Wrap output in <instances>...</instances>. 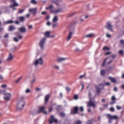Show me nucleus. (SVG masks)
I'll use <instances>...</instances> for the list:
<instances>
[{
    "instance_id": "nucleus-21",
    "label": "nucleus",
    "mask_w": 124,
    "mask_h": 124,
    "mask_svg": "<svg viewBox=\"0 0 124 124\" xmlns=\"http://www.w3.org/2000/svg\"><path fill=\"white\" fill-rule=\"evenodd\" d=\"M108 79L111 80L112 83H116L117 82V80L115 78H114L111 77H108Z\"/></svg>"
},
{
    "instance_id": "nucleus-23",
    "label": "nucleus",
    "mask_w": 124,
    "mask_h": 124,
    "mask_svg": "<svg viewBox=\"0 0 124 124\" xmlns=\"http://www.w3.org/2000/svg\"><path fill=\"white\" fill-rule=\"evenodd\" d=\"M57 22H58V16H55L53 17L52 23H57Z\"/></svg>"
},
{
    "instance_id": "nucleus-11",
    "label": "nucleus",
    "mask_w": 124,
    "mask_h": 124,
    "mask_svg": "<svg viewBox=\"0 0 124 124\" xmlns=\"http://www.w3.org/2000/svg\"><path fill=\"white\" fill-rule=\"evenodd\" d=\"M11 2H13V4L10 6L11 8H13V7H15V6H19V4L16 3V0H10Z\"/></svg>"
},
{
    "instance_id": "nucleus-47",
    "label": "nucleus",
    "mask_w": 124,
    "mask_h": 124,
    "mask_svg": "<svg viewBox=\"0 0 124 124\" xmlns=\"http://www.w3.org/2000/svg\"><path fill=\"white\" fill-rule=\"evenodd\" d=\"M116 100V98L115 97V96H112L111 97V101H115Z\"/></svg>"
},
{
    "instance_id": "nucleus-43",
    "label": "nucleus",
    "mask_w": 124,
    "mask_h": 124,
    "mask_svg": "<svg viewBox=\"0 0 124 124\" xmlns=\"http://www.w3.org/2000/svg\"><path fill=\"white\" fill-rule=\"evenodd\" d=\"M113 69V66H110L109 67L108 69L107 70V71H108V72H109L110 71V70H112Z\"/></svg>"
},
{
    "instance_id": "nucleus-28",
    "label": "nucleus",
    "mask_w": 124,
    "mask_h": 124,
    "mask_svg": "<svg viewBox=\"0 0 124 124\" xmlns=\"http://www.w3.org/2000/svg\"><path fill=\"white\" fill-rule=\"evenodd\" d=\"M105 70H101L100 71V75L102 76H104V75H105Z\"/></svg>"
},
{
    "instance_id": "nucleus-3",
    "label": "nucleus",
    "mask_w": 124,
    "mask_h": 124,
    "mask_svg": "<svg viewBox=\"0 0 124 124\" xmlns=\"http://www.w3.org/2000/svg\"><path fill=\"white\" fill-rule=\"evenodd\" d=\"M107 117L108 118L109 123H112V120H118V116L116 115L112 116L111 114H107Z\"/></svg>"
},
{
    "instance_id": "nucleus-2",
    "label": "nucleus",
    "mask_w": 124,
    "mask_h": 124,
    "mask_svg": "<svg viewBox=\"0 0 124 124\" xmlns=\"http://www.w3.org/2000/svg\"><path fill=\"white\" fill-rule=\"evenodd\" d=\"M58 124L59 123V121L57 120V119H55V117H54V115H51L50 118L49 120V124Z\"/></svg>"
},
{
    "instance_id": "nucleus-8",
    "label": "nucleus",
    "mask_w": 124,
    "mask_h": 124,
    "mask_svg": "<svg viewBox=\"0 0 124 124\" xmlns=\"http://www.w3.org/2000/svg\"><path fill=\"white\" fill-rule=\"evenodd\" d=\"M106 29L108 31H113V25L110 23V22H108L107 23V27Z\"/></svg>"
},
{
    "instance_id": "nucleus-59",
    "label": "nucleus",
    "mask_w": 124,
    "mask_h": 124,
    "mask_svg": "<svg viewBox=\"0 0 124 124\" xmlns=\"http://www.w3.org/2000/svg\"><path fill=\"white\" fill-rule=\"evenodd\" d=\"M15 24L16 25H19V24H20V22H19V21L18 20H16L15 22Z\"/></svg>"
},
{
    "instance_id": "nucleus-61",
    "label": "nucleus",
    "mask_w": 124,
    "mask_h": 124,
    "mask_svg": "<svg viewBox=\"0 0 124 124\" xmlns=\"http://www.w3.org/2000/svg\"><path fill=\"white\" fill-rule=\"evenodd\" d=\"M35 90L36 92H38V91H40V88H35Z\"/></svg>"
},
{
    "instance_id": "nucleus-40",
    "label": "nucleus",
    "mask_w": 124,
    "mask_h": 124,
    "mask_svg": "<svg viewBox=\"0 0 124 124\" xmlns=\"http://www.w3.org/2000/svg\"><path fill=\"white\" fill-rule=\"evenodd\" d=\"M17 38L18 40L22 39L23 38V35H19L17 36Z\"/></svg>"
},
{
    "instance_id": "nucleus-55",
    "label": "nucleus",
    "mask_w": 124,
    "mask_h": 124,
    "mask_svg": "<svg viewBox=\"0 0 124 124\" xmlns=\"http://www.w3.org/2000/svg\"><path fill=\"white\" fill-rule=\"evenodd\" d=\"M110 54H111V52L108 51V52H106V53H105V55H106V56H108V55H110Z\"/></svg>"
},
{
    "instance_id": "nucleus-50",
    "label": "nucleus",
    "mask_w": 124,
    "mask_h": 124,
    "mask_svg": "<svg viewBox=\"0 0 124 124\" xmlns=\"http://www.w3.org/2000/svg\"><path fill=\"white\" fill-rule=\"evenodd\" d=\"M24 11V9L19 10L18 11V13L21 14L23 13Z\"/></svg>"
},
{
    "instance_id": "nucleus-14",
    "label": "nucleus",
    "mask_w": 124,
    "mask_h": 124,
    "mask_svg": "<svg viewBox=\"0 0 124 124\" xmlns=\"http://www.w3.org/2000/svg\"><path fill=\"white\" fill-rule=\"evenodd\" d=\"M36 12H37V8H34L31 9V14L33 16L36 14Z\"/></svg>"
},
{
    "instance_id": "nucleus-17",
    "label": "nucleus",
    "mask_w": 124,
    "mask_h": 124,
    "mask_svg": "<svg viewBox=\"0 0 124 124\" xmlns=\"http://www.w3.org/2000/svg\"><path fill=\"white\" fill-rule=\"evenodd\" d=\"M72 34H73V32H70L68 35V37L67 38V40L68 41H69V40H70V39H71V37H72Z\"/></svg>"
},
{
    "instance_id": "nucleus-6",
    "label": "nucleus",
    "mask_w": 124,
    "mask_h": 124,
    "mask_svg": "<svg viewBox=\"0 0 124 124\" xmlns=\"http://www.w3.org/2000/svg\"><path fill=\"white\" fill-rule=\"evenodd\" d=\"M37 64H40V65L43 64V59H42V58H40L39 59L35 61L34 65L35 66H37Z\"/></svg>"
},
{
    "instance_id": "nucleus-13",
    "label": "nucleus",
    "mask_w": 124,
    "mask_h": 124,
    "mask_svg": "<svg viewBox=\"0 0 124 124\" xmlns=\"http://www.w3.org/2000/svg\"><path fill=\"white\" fill-rule=\"evenodd\" d=\"M18 30L20 32H21V33H24V32H26V31H27V29L25 27L19 28Z\"/></svg>"
},
{
    "instance_id": "nucleus-25",
    "label": "nucleus",
    "mask_w": 124,
    "mask_h": 124,
    "mask_svg": "<svg viewBox=\"0 0 124 124\" xmlns=\"http://www.w3.org/2000/svg\"><path fill=\"white\" fill-rule=\"evenodd\" d=\"M58 27V23L57 22H52V28L56 29Z\"/></svg>"
},
{
    "instance_id": "nucleus-7",
    "label": "nucleus",
    "mask_w": 124,
    "mask_h": 124,
    "mask_svg": "<svg viewBox=\"0 0 124 124\" xmlns=\"http://www.w3.org/2000/svg\"><path fill=\"white\" fill-rule=\"evenodd\" d=\"M3 94H5L4 99L7 101H9L10 98H11V93H3Z\"/></svg>"
},
{
    "instance_id": "nucleus-18",
    "label": "nucleus",
    "mask_w": 124,
    "mask_h": 124,
    "mask_svg": "<svg viewBox=\"0 0 124 124\" xmlns=\"http://www.w3.org/2000/svg\"><path fill=\"white\" fill-rule=\"evenodd\" d=\"M66 60H67V58H59L57 59V62H62L63 61H66Z\"/></svg>"
},
{
    "instance_id": "nucleus-44",
    "label": "nucleus",
    "mask_w": 124,
    "mask_h": 124,
    "mask_svg": "<svg viewBox=\"0 0 124 124\" xmlns=\"http://www.w3.org/2000/svg\"><path fill=\"white\" fill-rule=\"evenodd\" d=\"M7 87V85L6 84H3L1 85V88H2L3 89H5Z\"/></svg>"
},
{
    "instance_id": "nucleus-35",
    "label": "nucleus",
    "mask_w": 124,
    "mask_h": 124,
    "mask_svg": "<svg viewBox=\"0 0 124 124\" xmlns=\"http://www.w3.org/2000/svg\"><path fill=\"white\" fill-rule=\"evenodd\" d=\"M22 78H23V77H21L19 78H18L16 81V84H17V83H19V82H20V81H21V79H22Z\"/></svg>"
},
{
    "instance_id": "nucleus-37",
    "label": "nucleus",
    "mask_w": 124,
    "mask_h": 124,
    "mask_svg": "<svg viewBox=\"0 0 124 124\" xmlns=\"http://www.w3.org/2000/svg\"><path fill=\"white\" fill-rule=\"evenodd\" d=\"M65 90L67 93H69L70 91H71V89H70V87H66Z\"/></svg>"
},
{
    "instance_id": "nucleus-48",
    "label": "nucleus",
    "mask_w": 124,
    "mask_h": 124,
    "mask_svg": "<svg viewBox=\"0 0 124 124\" xmlns=\"http://www.w3.org/2000/svg\"><path fill=\"white\" fill-rule=\"evenodd\" d=\"M81 123L80 121H77L74 124H81Z\"/></svg>"
},
{
    "instance_id": "nucleus-30",
    "label": "nucleus",
    "mask_w": 124,
    "mask_h": 124,
    "mask_svg": "<svg viewBox=\"0 0 124 124\" xmlns=\"http://www.w3.org/2000/svg\"><path fill=\"white\" fill-rule=\"evenodd\" d=\"M31 4H33V5H36L37 1H36V0H31Z\"/></svg>"
},
{
    "instance_id": "nucleus-27",
    "label": "nucleus",
    "mask_w": 124,
    "mask_h": 124,
    "mask_svg": "<svg viewBox=\"0 0 124 124\" xmlns=\"http://www.w3.org/2000/svg\"><path fill=\"white\" fill-rule=\"evenodd\" d=\"M53 7L54 6H53V5H50L49 7H46V10H49V9H53Z\"/></svg>"
},
{
    "instance_id": "nucleus-49",
    "label": "nucleus",
    "mask_w": 124,
    "mask_h": 124,
    "mask_svg": "<svg viewBox=\"0 0 124 124\" xmlns=\"http://www.w3.org/2000/svg\"><path fill=\"white\" fill-rule=\"evenodd\" d=\"M26 93H31V90L30 89H26L25 91Z\"/></svg>"
},
{
    "instance_id": "nucleus-39",
    "label": "nucleus",
    "mask_w": 124,
    "mask_h": 124,
    "mask_svg": "<svg viewBox=\"0 0 124 124\" xmlns=\"http://www.w3.org/2000/svg\"><path fill=\"white\" fill-rule=\"evenodd\" d=\"M109 111H110V112H115V108H114L113 107H111V108H109Z\"/></svg>"
},
{
    "instance_id": "nucleus-12",
    "label": "nucleus",
    "mask_w": 124,
    "mask_h": 124,
    "mask_svg": "<svg viewBox=\"0 0 124 124\" xmlns=\"http://www.w3.org/2000/svg\"><path fill=\"white\" fill-rule=\"evenodd\" d=\"M14 59V56H13V55L11 53H9L8 57L7 59V61L8 62H10L12 61Z\"/></svg>"
},
{
    "instance_id": "nucleus-24",
    "label": "nucleus",
    "mask_w": 124,
    "mask_h": 124,
    "mask_svg": "<svg viewBox=\"0 0 124 124\" xmlns=\"http://www.w3.org/2000/svg\"><path fill=\"white\" fill-rule=\"evenodd\" d=\"M107 60H108V58H106L104 59L103 63L102 64V67H104V66H105V64H106V62H107Z\"/></svg>"
},
{
    "instance_id": "nucleus-26",
    "label": "nucleus",
    "mask_w": 124,
    "mask_h": 124,
    "mask_svg": "<svg viewBox=\"0 0 124 124\" xmlns=\"http://www.w3.org/2000/svg\"><path fill=\"white\" fill-rule=\"evenodd\" d=\"M20 22H24L25 21V17L21 16L19 17Z\"/></svg>"
},
{
    "instance_id": "nucleus-62",
    "label": "nucleus",
    "mask_w": 124,
    "mask_h": 124,
    "mask_svg": "<svg viewBox=\"0 0 124 124\" xmlns=\"http://www.w3.org/2000/svg\"><path fill=\"white\" fill-rule=\"evenodd\" d=\"M52 110H53V107H51L48 109L49 112H52Z\"/></svg>"
},
{
    "instance_id": "nucleus-63",
    "label": "nucleus",
    "mask_w": 124,
    "mask_h": 124,
    "mask_svg": "<svg viewBox=\"0 0 124 124\" xmlns=\"http://www.w3.org/2000/svg\"><path fill=\"white\" fill-rule=\"evenodd\" d=\"M114 60H111L109 62H108V64H110V63H112V62H113Z\"/></svg>"
},
{
    "instance_id": "nucleus-58",
    "label": "nucleus",
    "mask_w": 124,
    "mask_h": 124,
    "mask_svg": "<svg viewBox=\"0 0 124 124\" xmlns=\"http://www.w3.org/2000/svg\"><path fill=\"white\" fill-rule=\"evenodd\" d=\"M46 14H47V12H42L41 13L42 15H46Z\"/></svg>"
},
{
    "instance_id": "nucleus-15",
    "label": "nucleus",
    "mask_w": 124,
    "mask_h": 124,
    "mask_svg": "<svg viewBox=\"0 0 124 124\" xmlns=\"http://www.w3.org/2000/svg\"><path fill=\"white\" fill-rule=\"evenodd\" d=\"M45 110V107L41 106L39 107V110L38 111V113H41V112H43Z\"/></svg>"
},
{
    "instance_id": "nucleus-60",
    "label": "nucleus",
    "mask_w": 124,
    "mask_h": 124,
    "mask_svg": "<svg viewBox=\"0 0 124 124\" xmlns=\"http://www.w3.org/2000/svg\"><path fill=\"white\" fill-rule=\"evenodd\" d=\"M74 98L75 99H78V95H75L74 96Z\"/></svg>"
},
{
    "instance_id": "nucleus-16",
    "label": "nucleus",
    "mask_w": 124,
    "mask_h": 124,
    "mask_svg": "<svg viewBox=\"0 0 124 124\" xmlns=\"http://www.w3.org/2000/svg\"><path fill=\"white\" fill-rule=\"evenodd\" d=\"M95 87L97 94H99V93L101 91V89H102V88H101L100 87H99V86H98L97 85H96Z\"/></svg>"
},
{
    "instance_id": "nucleus-34",
    "label": "nucleus",
    "mask_w": 124,
    "mask_h": 124,
    "mask_svg": "<svg viewBox=\"0 0 124 124\" xmlns=\"http://www.w3.org/2000/svg\"><path fill=\"white\" fill-rule=\"evenodd\" d=\"M119 54L120 56H123L124 55V50H121L119 51Z\"/></svg>"
},
{
    "instance_id": "nucleus-32",
    "label": "nucleus",
    "mask_w": 124,
    "mask_h": 124,
    "mask_svg": "<svg viewBox=\"0 0 124 124\" xmlns=\"http://www.w3.org/2000/svg\"><path fill=\"white\" fill-rule=\"evenodd\" d=\"M33 79L31 80L32 84H33V83L35 82V81H36V78H35V77L33 76L32 77Z\"/></svg>"
},
{
    "instance_id": "nucleus-19",
    "label": "nucleus",
    "mask_w": 124,
    "mask_h": 124,
    "mask_svg": "<svg viewBox=\"0 0 124 124\" xmlns=\"http://www.w3.org/2000/svg\"><path fill=\"white\" fill-rule=\"evenodd\" d=\"M50 31H46L44 33V36H45V37H46V38H49L50 37Z\"/></svg>"
},
{
    "instance_id": "nucleus-52",
    "label": "nucleus",
    "mask_w": 124,
    "mask_h": 124,
    "mask_svg": "<svg viewBox=\"0 0 124 124\" xmlns=\"http://www.w3.org/2000/svg\"><path fill=\"white\" fill-rule=\"evenodd\" d=\"M116 108L117 110H121V109H122V107L116 106Z\"/></svg>"
},
{
    "instance_id": "nucleus-45",
    "label": "nucleus",
    "mask_w": 124,
    "mask_h": 124,
    "mask_svg": "<svg viewBox=\"0 0 124 124\" xmlns=\"http://www.w3.org/2000/svg\"><path fill=\"white\" fill-rule=\"evenodd\" d=\"M79 110L80 112H84V108L83 107H80L79 108Z\"/></svg>"
},
{
    "instance_id": "nucleus-46",
    "label": "nucleus",
    "mask_w": 124,
    "mask_h": 124,
    "mask_svg": "<svg viewBox=\"0 0 124 124\" xmlns=\"http://www.w3.org/2000/svg\"><path fill=\"white\" fill-rule=\"evenodd\" d=\"M14 40L15 42H19V40L17 38L15 37L14 38Z\"/></svg>"
},
{
    "instance_id": "nucleus-51",
    "label": "nucleus",
    "mask_w": 124,
    "mask_h": 124,
    "mask_svg": "<svg viewBox=\"0 0 124 124\" xmlns=\"http://www.w3.org/2000/svg\"><path fill=\"white\" fill-rule=\"evenodd\" d=\"M92 96V93L91 92H89V99L91 100L92 99V98L91 97Z\"/></svg>"
},
{
    "instance_id": "nucleus-5",
    "label": "nucleus",
    "mask_w": 124,
    "mask_h": 124,
    "mask_svg": "<svg viewBox=\"0 0 124 124\" xmlns=\"http://www.w3.org/2000/svg\"><path fill=\"white\" fill-rule=\"evenodd\" d=\"M45 41H46V38H43L41 39L39 43V45L42 49L44 48V44H45Z\"/></svg>"
},
{
    "instance_id": "nucleus-56",
    "label": "nucleus",
    "mask_w": 124,
    "mask_h": 124,
    "mask_svg": "<svg viewBox=\"0 0 124 124\" xmlns=\"http://www.w3.org/2000/svg\"><path fill=\"white\" fill-rule=\"evenodd\" d=\"M116 57H117V55L112 54L111 55V58H112L113 59H115V58H116Z\"/></svg>"
},
{
    "instance_id": "nucleus-20",
    "label": "nucleus",
    "mask_w": 124,
    "mask_h": 124,
    "mask_svg": "<svg viewBox=\"0 0 124 124\" xmlns=\"http://www.w3.org/2000/svg\"><path fill=\"white\" fill-rule=\"evenodd\" d=\"M9 31H14V30H16V28L13 25H10L9 27Z\"/></svg>"
},
{
    "instance_id": "nucleus-53",
    "label": "nucleus",
    "mask_w": 124,
    "mask_h": 124,
    "mask_svg": "<svg viewBox=\"0 0 124 124\" xmlns=\"http://www.w3.org/2000/svg\"><path fill=\"white\" fill-rule=\"evenodd\" d=\"M110 85H111L110 82H107L105 83V86H110Z\"/></svg>"
},
{
    "instance_id": "nucleus-36",
    "label": "nucleus",
    "mask_w": 124,
    "mask_h": 124,
    "mask_svg": "<svg viewBox=\"0 0 124 124\" xmlns=\"http://www.w3.org/2000/svg\"><path fill=\"white\" fill-rule=\"evenodd\" d=\"M93 124V121L91 120L87 121L86 122V124Z\"/></svg>"
},
{
    "instance_id": "nucleus-42",
    "label": "nucleus",
    "mask_w": 124,
    "mask_h": 124,
    "mask_svg": "<svg viewBox=\"0 0 124 124\" xmlns=\"http://www.w3.org/2000/svg\"><path fill=\"white\" fill-rule=\"evenodd\" d=\"M5 92H6L5 90H1V89H0V93H2V94H3V93H5Z\"/></svg>"
},
{
    "instance_id": "nucleus-54",
    "label": "nucleus",
    "mask_w": 124,
    "mask_h": 124,
    "mask_svg": "<svg viewBox=\"0 0 124 124\" xmlns=\"http://www.w3.org/2000/svg\"><path fill=\"white\" fill-rule=\"evenodd\" d=\"M81 85L82 86V88L80 89V92H82V90H84V87H85V86L83 84H81Z\"/></svg>"
},
{
    "instance_id": "nucleus-38",
    "label": "nucleus",
    "mask_w": 124,
    "mask_h": 124,
    "mask_svg": "<svg viewBox=\"0 0 124 124\" xmlns=\"http://www.w3.org/2000/svg\"><path fill=\"white\" fill-rule=\"evenodd\" d=\"M14 23V21L13 20H9L6 22V24H13Z\"/></svg>"
},
{
    "instance_id": "nucleus-57",
    "label": "nucleus",
    "mask_w": 124,
    "mask_h": 124,
    "mask_svg": "<svg viewBox=\"0 0 124 124\" xmlns=\"http://www.w3.org/2000/svg\"><path fill=\"white\" fill-rule=\"evenodd\" d=\"M106 36H107V37H108V38H110L111 37V35H110L108 33H107L106 34Z\"/></svg>"
},
{
    "instance_id": "nucleus-33",
    "label": "nucleus",
    "mask_w": 124,
    "mask_h": 124,
    "mask_svg": "<svg viewBox=\"0 0 124 124\" xmlns=\"http://www.w3.org/2000/svg\"><path fill=\"white\" fill-rule=\"evenodd\" d=\"M103 50L104 51H108V50H110V48H109L108 47L104 46V47L103 48Z\"/></svg>"
},
{
    "instance_id": "nucleus-1",
    "label": "nucleus",
    "mask_w": 124,
    "mask_h": 124,
    "mask_svg": "<svg viewBox=\"0 0 124 124\" xmlns=\"http://www.w3.org/2000/svg\"><path fill=\"white\" fill-rule=\"evenodd\" d=\"M26 105V103L25 102L21 101L17 103V110H22L25 107Z\"/></svg>"
},
{
    "instance_id": "nucleus-41",
    "label": "nucleus",
    "mask_w": 124,
    "mask_h": 124,
    "mask_svg": "<svg viewBox=\"0 0 124 124\" xmlns=\"http://www.w3.org/2000/svg\"><path fill=\"white\" fill-rule=\"evenodd\" d=\"M84 77H86V74H84L83 75H81L79 77V79H82V78H84Z\"/></svg>"
},
{
    "instance_id": "nucleus-31",
    "label": "nucleus",
    "mask_w": 124,
    "mask_h": 124,
    "mask_svg": "<svg viewBox=\"0 0 124 124\" xmlns=\"http://www.w3.org/2000/svg\"><path fill=\"white\" fill-rule=\"evenodd\" d=\"M60 114L61 118H64L65 117V114L63 112H60Z\"/></svg>"
},
{
    "instance_id": "nucleus-64",
    "label": "nucleus",
    "mask_w": 124,
    "mask_h": 124,
    "mask_svg": "<svg viewBox=\"0 0 124 124\" xmlns=\"http://www.w3.org/2000/svg\"><path fill=\"white\" fill-rule=\"evenodd\" d=\"M4 38H7V37H8V34H6L4 36Z\"/></svg>"
},
{
    "instance_id": "nucleus-10",
    "label": "nucleus",
    "mask_w": 124,
    "mask_h": 124,
    "mask_svg": "<svg viewBox=\"0 0 124 124\" xmlns=\"http://www.w3.org/2000/svg\"><path fill=\"white\" fill-rule=\"evenodd\" d=\"M88 107H92L93 108H95L96 106H95V104L93 103L92 100H90L89 102L88 103Z\"/></svg>"
},
{
    "instance_id": "nucleus-4",
    "label": "nucleus",
    "mask_w": 124,
    "mask_h": 124,
    "mask_svg": "<svg viewBox=\"0 0 124 124\" xmlns=\"http://www.w3.org/2000/svg\"><path fill=\"white\" fill-rule=\"evenodd\" d=\"M78 111H79V108H78V107H74L73 108L71 109V114H73V115H76V114L78 113Z\"/></svg>"
},
{
    "instance_id": "nucleus-22",
    "label": "nucleus",
    "mask_w": 124,
    "mask_h": 124,
    "mask_svg": "<svg viewBox=\"0 0 124 124\" xmlns=\"http://www.w3.org/2000/svg\"><path fill=\"white\" fill-rule=\"evenodd\" d=\"M94 35V34L91 33L85 35L86 38H92Z\"/></svg>"
},
{
    "instance_id": "nucleus-9",
    "label": "nucleus",
    "mask_w": 124,
    "mask_h": 124,
    "mask_svg": "<svg viewBox=\"0 0 124 124\" xmlns=\"http://www.w3.org/2000/svg\"><path fill=\"white\" fill-rule=\"evenodd\" d=\"M49 99H50V94L45 95L44 104H47L49 102Z\"/></svg>"
},
{
    "instance_id": "nucleus-29",
    "label": "nucleus",
    "mask_w": 124,
    "mask_h": 124,
    "mask_svg": "<svg viewBox=\"0 0 124 124\" xmlns=\"http://www.w3.org/2000/svg\"><path fill=\"white\" fill-rule=\"evenodd\" d=\"M62 9H58V10H55V11H54V12H55V13H59V12H62Z\"/></svg>"
}]
</instances>
